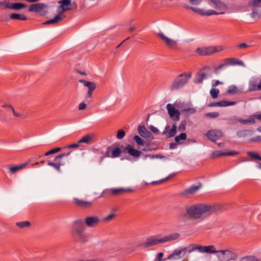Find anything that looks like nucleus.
<instances>
[{"label": "nucleus", "instance_id": "1", "mask_svg": "<svg viewBox=\"0 0 261 261\" xmlns=\"http://www.w3.org/2000/svg\"><path fill=\"white\" fill-rule=\"evenodd\" d=\"M222 208L220 204L197 203L187 207L186 212L190 219L197 220L205 218Z\"/></svg>", "mask_w": 261, "mask_h": 261}, {"label": "nucleus", "instance_id": "2", "mask_svg": "<svg viewBox=\"0 0 261 261\" xmlns=\"http://www.w3.org/2000/svg\"><path fill=\"white\" fill-rule=\"evenodd\" d=\"M72 234L81 242L85 243L88 240V237L85 232V223L82 219L74 221L72 228Z\"/></svg>", "mask_w": 261, "mask_h": 261}, {"label": "nucleus", "instance_id": "3", "mask_svg": "<svg viewBox=\"0 0 261 261\" xmlns=\"http://www.w3.org/2000/svg\"><path fill=\"white\" fill-rule=\"evenodd\" d=\"M179 237L180 234L178 233H171L162 238H159L155 236H150L147 238L144 243V246L146 248L149 247L159 244L176 240L178 239Z\"/></svg>", "mask_w": 261, "mask_h": 261}, {"label": "nucleus", "instance_id": "4", "mask_svg": "<svg viewBox=\"0 0 261 261\" xmlns=\"http://www.w3.org/2000/svg\"><path fill=\"white\" fill-rule=\"evenodd\" d=\"M216 254L219 261L236 260L238 258V254L230 249L217 250Z\"/></svg>", "mask_w": 261, "mask_h": 261}, {"label": "nucleus", "instance_id": "5", "mask_svg": "<svg viewBox=\"0 0 261 261\" xmlns=\"http://www.w3.org/2000/svg\"><path fill=\"white\" fill-rule=\"evenodd\" d=\"M224 47L222 45L210 46L207 47H198L195 52L200 56H211L215 53L222 51Z\"/></svg>", "mask_w": 261, "mask_h": 261}, {"label": "nucleus", "instance_id": "6", "mask_svg": "<svg viewBox=\"0 0 261 261\" xmlns=\"http://www.w3.org/2000/svg\"><path fill=\"white\" fill-rule=\"evenodd\" d=\"M248 6L251 8V16L255 20H258L261 17V0H251Z\"/></svg>", "mask_w": 261, "mask_h": 261}, {"label": "nucleus", "instance_id": "7", "mask_svg": "<svg viewBox=\"0 0 261 261\" xmlns=\"http://www.w3.org/2000/svg\"><path fill=\"white\" fill-rule=\"evenodd\" d=\"M190 77V75H187L186 74H180L173 81L170 89L175 90L181 88L187 83Z\"/></svg>", "mask_w": 261, "mask_h": 261}, {"label": "nucleus", "instance_id": "8", "mask_svg": "<svg viewBox=\"0 0 261 261\" xmlns=\"http://www.w3.org/2000/svg\"><path fill=\"white\" fill-rule=\"evenodd\" d=\"M132 190L129 189H124L122 188H112L106 190L104 191L101 195V197H108L111 196H117L123 195V194L131 192Z\"/></svg>", "mask_w": 261, "mask_h": 261}, {"label": "nucleus", "instance_id": "9", "mask_svg": "<svg viewBox=\"0 0 261 261\" xmlns=\"http://www.w3.org/2000/svg\"><path fill=\"white\" fill-rule=\"evenodd\" d=\"M211 68L206 66L201 69L200 71L197 74L195 78V82L197 84L201 83L203 81L207 78Z\"/></svg>", "mask_w": 261, "mask_h": 261}, {"label": "nucleus", "instance_id": "10", "mask_svg": "<svg viewBox=\"0 0 261 261\" xmlns=\"http://www.w3.org/2000/svg\"><path fill=\"white\" fill-rule=\"evenodd\" d=\"M168 114L170 118L175 121H178L180 119V112L176 109L172 104L168 103L166 107Z\"/></svg>", "mask_w": 261, "mask_h": 261}, {"label": "nucleus", "instance_id": "11", "mask_svg": "<svg viewBox=\"0 0 261 261\" xmlns=\"http://www.w3.org/2000/svg\"><path fill=\"white\" fill-rule=\"evenodd\" d=\"M122 152V150H121L119 147H117L115 148L113 146H110L107 147L105 156L115 158L119 156Z\"/></svg>", "mask_w": 261, "mask_h": 261}, {"label": "nucleus", "instance_id": "12", "mask_svg": "<svg viewBox=\"0 0 261 261\" xmlns=\"http://www.w3.org/2000/svg\"><path fill=\"white\" fill-rule=\"evenodd\" d=\"M101 220L97 216H89L85 219V224L89 227H95L98 225Z\"/></svg>", "mask_w": 261, "mask_h": 261}, {"label": "nucleus", "instance_id": "13", "mask_svg": "<svg viewBox=\"0 0 261 261\" xmlns=\"http://www.w3.org/2000/svg\"><path fill=\"white\" fill-rule=\"evenodd\" d=\"M79 81L80 83L83 84L85 87L88 88L86 98H90L92 97L93 91L96 88V84L94 83L89 82L83 79H80Z\"/></svg>", "mask_w": 261, "mask_h": 261}, {"label": "nucleus", "instance_id": "14", "mask_svg": "<svg viewBox=\"0 0 261 261\" xmlns=\"http://www.w3.org/2000/svg\"><path fill=\"white\" fill-rule=\"evenodd\" d=\"M223 132L219 130H211L207 132L206 136L207 138L212 142L216 141L223 136Z\"/></svg>", "mask_w": 261, "mask_h": 261}, {"label": "nucleus", "instance_id": "15", "mask_svg": "<svg viewBox=\"0 0 261 261\" xmlns=\"http://www.w3.org/2000/svg\"><path fill=\"white\" fill-rule=\"evenodd\" d=\"M156 35L163 41V42L170 48L175 47L177 41L167 37L162 32H159Z\"/></svg>", "mask_w": 261, "mask_h": 261}, {"label": "nucleus", "instance_id": "16", "mask_svg": "<svg viewBox=\"0 0 261 261\" xmlns=\"http://www.w3.org/2000/svg\"><path fill=\"white\" fill-rule=\"evenodd\" d=\"M122 152L124 153H128L133 157L137 158H138L142 153L141 151L133 148L130 145H128L125 147L122 150Z\"/></svg>", "mask_w": 261, "mask_h": 261}, {"label": "nucleus", "instance_id": "17", "mask_svg": "<svg viewBox=\"0 0 261 261\" xmlns=\"http://www.w3.org/2000/svg\"><path fill=\"white\" fill-rule=\"evenodd\" d=\"M217 250L214 245L202 246L199 245V252L201 253L216 254Z\"/></svg>", "mask_w": 261, "mask_h": 261}, {"label": "nucleus", "instance_id": "18", "mask_svg": "<svg viewBox=\"0 0 261 261\" xmlns=\"http://www.w3.org/2000/svg\"><path fill=\"white\" fill-rule=\"evenodd\" d=\"M60 5L58 7L57 10L64 13L65 11L72 9L71 7L70 0H62L59 2Z\"/></svg>", "mask_w": 261, "mask_h": 261}, {"label": "nucleus", "instance_id": "19", "mask_svg": "<svg viewBox=\"0 0 261 261\" xmlns=\"http://www.w3.org/2000/svg\"><path fill=\"white\" fill-rule=\"evenodd\" d=\"M73 203L76 206L82 208L90 207L92 205V202L85 201L77 198H73Z\"/></svg>", "mask_w": 261, "mask_h": 261}, {"label": "nucleus", "instance_id": "20", "mask_svg": "<svg viewBox=\"0 0 261 261\" xmlns=\"http://www.w3.org/2000/svg\"><path fill=\"white\" fill-rule=\"evenodd\" d=\"M224 61L225 62V65H227V66L240 65L243 67L245 66L243 62L235 58H227L225 59Z\"/></svg>", "mask_w": 261, "mask_h": 261}, {"label": "nucleus", "instance_id": "21", "mask_svg": "<svg viewBox=\"0 0 261 261\" xmlns=\"http://www.w3.org/2000/svg\"><path fill=\"white\" fill-rule=\"evenodd\" d=\"M138 130L139 134L144 138L152 139L153 138L152 134L147 130L144 125H139Z\"/></svg>", "mask_w": 261, "mask_h": 261}, {"label": "nucleus", "instance_id": "22", "mask_svg": "<svg viewBox=\"0 0 261 261\" xmlns=\"http://www.w3.org/2000/svg\"><path fill=\"white\" fill-rule=\"evenodd\" d=\"M58 14L55 16V17L53 19L48 20L45 21L44 24H56L61 20H62L64 17V13L62 12L57 10Z\"/></svg>", "mask_w": 261, "mask_h": 261}, {"label": "nucleus", "instance_id": "23", "mask_svg": "<svg viewBox=\"0 0 261 261\" xmlns=\"http://www.w3.org/2000/svg\"><path fill=\"white\" fill-rule=\"evenodd\" d=\"M29 164V162H28L16 166H8V169L10 173L15 174L19 170L24 168L25 167L28 166Z\"/></svg>", "mask_w": 261, "mask_h": 261}, {"label": "nucleus", "instance_id": "24", "mask_svg": "<svg viewBox=\"0 0 261 261\" xmlns=\"http://www.w3.org/2000/svg\"><path fill=\"white\" fill-rule=\"evenodd\" d=\"M46 7V6L44 3H37L31 5L29 8V11L39 12Z\"/></svg>", "mask_w": 261, "mask_h": 261}, {"label": "nucleus", "instance_id": "25", "mask_svg": "<svg viewBox=\"0 0 261 261\" xmlns=\"http://www.w3.org/2000/svg\"><path fill=\"white\" fill-rule=\"evenodd\" d=\"M259 81V77H255L252 79L249 82V91H258L257 83Z\"/></svg>", "mask_w": 261, "mask_h": 261}, {"label": "nucleus", "instance_id": "26", "mask_svg": "<svg viewBox=\"0 0 261 261\" xmlns=\"http://www.w3.org/2000/svg\"><path fill=\"white\" fill-rule=\"evenodd\" d=\"M70 152L61 154L55 158L54 162L57 163L60 166H64L65 163L64 162L63 159L67 158Z\"/></svg>", "mask_w": 261, "mask_h": 261}, {"label": "nucleus", "instance_id": "27", "mask_svg": "<svg viewBox=\"0 0 261 261\" xmlns=\"http://www.w3.org/2000/svg\"><path fill=\"white\" fill-rule=\"evenodd\" d=\"M94 138V135L93 134H89L87 135L82 137L79 141L78 143H86L89 144L91 142H92L93 139Z\"/></svg>", "mask_w": 261, "mask_h": 261}, {"label": "nucleus", "instance_id": "28", "mask_svg": "<svg viewBox=\"0 0 261 261\" xmlns=\"http://www.w3.org/2000/svg\"><path fill=\"white\" fill-rule=\"evenodd\" d=\"M201 187V184H199L198 185H193L188 189L185 190V194H193L197 192Z\"/></svg>", "mask_w": 261, "mask_h": 261}, {"label": "nucleus", "instance_id": "29", "mask_svg": "<svg viewBox=\"0 0 261 261\" xmlns=\"http://www.w3.org/2000/svg\"><path fill=\"white\" fill-rule=\"evenodd\" d=\"M16 226L20 229L28 228L30 227L31 224L29 221L17 222L15 223Z\"/></svg>", "mask_w": 261, "mask_h": 261}, {"label": "nucleus", "instance_id": "30", "mask_svg": "<svg viewBox=\"0 0 261 261\" xmlns=\"http://www.w3.org/2000/svg\"><path fill=\"white\" fill-rule=\"evenodd\" d=\"M10 19L26 20L27 19V17L23 14H17V13H12L10 16Z\"/></svg>", "mask_w": 261, "mask_h": 261}, {"label": "nucleus", "instance_id": "31", "mask_svg": "<svg viewBox=\"0 0 261 261\" xmlns=\"http://www.w3.org/2000/svg\"><path fill=\"white\" fill-rule=\"evenodd\" d=\"M241 91L239 90L238 87L234 85H231L228 87L226 93L229 94H234L236 93H241Z\"/></svg>", "mask_w": 261, "mask_h": 261}, {"label": "nucleus", "instance_id": "32", "mask_svg": "<svg viewBox=\"0 0 261 261\" xmlns=\"http://www.w3.org/2000/svg\"><path fill=\"white\" fill-rule=\"evenodd\" d=\"M236 104L235 101H230L227 100H222L218 102V107H223L230 106H233Z\"/></svg>", "mask_w": 261, "mask_h": 261}, {"label": "nucleus", "instance_id": "33", "mask_svg": "<svg viewBox=\"0 0 261 261\" xmlns=\"http://www.w3.org/2000/svg\"><path fill=\"white\" fill-rule=\"evenodd\" d=\"M188 252L191 253L196 250L199 252V245L196 244H191L187 246Z\"/></svg>", "mask_w": 261, "mask_h": 261}, {"label": "nucleus", "instance_id": "34", "mask_svg": "<svg viewBox=\"0 0 261 261\" xmlns=\"http://www.w3.org/2000/svg\"><path fill=\"white\" fill-rule=\"evenodd\" d=\"M240 261H259L258 259L254 256H246L242 257L239 259Z\"/></svg>", "mask_w": 261, "mask_h": 261}, {"label": "nucleus", "instance_id": "35", "mask_svg": "<svg viewBox=\"0 0 261 261\" xmlns=\"http://www.w3.org/2000/svg\"><path fill=\"white\" fill-rule=\"evenodd\" d=\"M2 107L7 108L8 111H11L15 117H18L21 116L20 114L15 111L14 108L12 106L4 105Z\"/></svg>", "mask_w": 261, "mask_h": 261}, {"label": "nucleus", "instance_id": "36", "mask_svg": "<svg viewBox=\"0 0 261 261\" xmlns=\"http://www.w3.org/2000/svg\"><path fill=\"white\" fill-rule=\"evenodd\" d=\"M187 138V135L186 133H181L179 135L175 137V141L176 143H180V141L185 140Z\"/></svg>", "mask_w": 261, "mask_h": 261}, {"label": "nucleus", "instance_id": "37", "mask_svg": "<svg viewBox=\"0 0 261 261\" xmlns=\"http://www.w3.org/2000/svg\"><path fill=\"white\" fill-rule=\"evenodd\" d=\"M182 112H184L186 115H190L193 114L196 112V109L194 108H186L182 110Z\"/></svg>", "mask_w": 261, "mask_h": 261}, {"label": "nucleus", "instance_id": "38", "mask_svg": "<svg viewBox=\"0 0 261 261\" xmlns=\"http://www.w3.org/2000/svg\"><path fill=\"white\" fill-rule=\"evenodd\" d=\"M224 152L222 151H215L211 154V158L212 159H215L221 156H224Z\"/></svg>", "mask_w": 261, "mask_h": 261}, {"label": "nucleus", "instance_id": "39", "mask_svg": "<svg viewBox=\"0 0 261 261\" xmlns=\"http://www.w3.org/2000/svg\"><path fill=\"white\" fill-rule=\"evenodd\" d=\"M249 132H250L249 130L246 129L239 130L237 132V135L240 138L245 137L247 136V133Z\"/></svg>", "mask_w": 261, "mask_h": 261}, {"label": "nucleus", "instance_id": "40", "mask_svg": "<svg viewBox=\"0 0 261 261\" xmlns=\"http://www.w3.org/2000/svg\"><path fill=\"white\" fill-rule=\"evenodd\" d=\"M47 165L54 167L58 172H61V166L56 162H48Z\"/></svg>", "mask_w": 261, "mask_h": 261}, {"label": "nucleus", "instance_id": "41", "mask_svg": "<svg viewBox=\"0 0 261 261\" xmlns=\"http://www.w3.org/2000/svg\"><path fill=\"white\" fill-rule=\"evenodd\" d=\"M176 126L175 125H173L168 134V137L170 138L174 136L176 133Z\"/></svg>", "mask_w": 261, "mask_h": 261}, {"label": "nucleus", "instance_id": "42", "mask_svg": "<svg viewBox=\"0 0 261 261\" xmlns=\"http://www.w3.org/2000/svg\"><path fill=\"white\" fill-rule=\"evenodd\" d=\"M220 91L218 89L213 88L210 91V94L212 98H216L218 97Z\"/></svg>", "mask_w": 261, "mask_h": 261}, {"label": "nucleus", "instance_id": "43", "mask_svg": "<svg viewBox=\"0 0 261 261\" xmlns=\"http://www.w3.org/2000/svg\"><path fill=\"white\" fill-rule=\"evenodd\" d=\"M14 10H20L27 7V5L22 3H14Z\"/></svg>", "mask_w": 261, "mask_h": 261}, {"label": "nucleus", "instance_id": "44", "mask_svg": "<svg viewBox=\"0 0 261 261\" xmlns=\"http://www.w3.org/2000/svg\"><path fill=\"white\" fill-rule=\"evenodd\" d=\"M248 155L253 159L261 161V156L256 153L250 151L248 152Z\"/></svg>", "mask_w": 261, "mask_h": 261}, {"label": "nucleus", "instance_id": "45", "mask_svg": "<svg viewBox=\"0 0 261 261\" xmlns=\"http://www.w3.org/2000/svg\"><path fill=\"white\" fill-rule=\"evenodd\" d=\"M181 251L179 249H175L171 254H170L168 256V258L171 259L174 256H179L181 254Z\"/></svg>", "mask_w": 261, "mask_h": 261}, {"label": "nucleus", "instance_id": "46", "mask_svg": "<svg viewBox=\"0 0 261 261\" xmlns=\"http://www.w3.org/2000/svg\"><path fill=\"white\" fill-rule=\"evenodd\" d=\"M61 150V148L60 147H57V148H54V149H51L50 150L46 152V153H45L44 155L48 156L49 155L58 152Z\"/></svg>", "mask_w": 261, "mask_h": 261}, {"label": "nucleus", "instance_id": "47", "mask_svg": "<svg viewBox=\"0 0 261 261\" xmlns=\"http://www.w3.org/2000/svg\"><path fill=\"white\" fill-rule=\"evenodd\" d=\"M134 140L136 141V142L138 145H144V141L142 140V139H141L138 135H135L134 137Z\"/></svg>", "mask_w": 261, "mask_h": 261}, {"label": "nucleus", "instance_id": "48", "mask_svg": "<svg viewBox=\"0 0 261 261\" xmlns=\"http://www.w3.org/2000/svg\"><path fill=\"white\" fill-rule=\"evenodd\" d=\"M219 115H220V114L219 112H210V113H206L205 114V116L206 117L215 118L218 117L219 116Z\"/></svg>", "mask_w": 261, "mask_h": 261}, {"label": "nucleus", "instance_id": "49", "mask_svg": "<svg viewBox=\"0 0 261 261\" xmlns=\"http://www.w3.org/2000/svg\"><path fill=\"white\" fill-rule=\"evenodd\" d=\"M125 133L123 129H119L117 132L116 137L118 139H122L125 136Z\"/></svg>", "mask_w": 261, "mask_h": 261}, {"label": "nucleus", "instance_id": "50", "mask_svg": "<svg viewBox=\"0 0 261 261\" xmlns=\"http://www.w3.org/2000/svg\"><path fill=\"white\" fill-rule=\"evenodd\" d=\"M186 123L185 121H182L181 122L180 124H179L178 129L179 131H184L186 129Z\"/></svg>", "mask_w": 261, "mask_h": 261}, {"label": "nucleus", "instance_id": "51", "mask_svg": "<svg viewBox=\"0 0 261 261\" xmlns=\"http://www.w3.org/2000/svg\"><path fill=\"white\" fill-rule=\"evenodd\" d=\"M249 47L250 45L245 43H240L237 46V47L240 49H246Z\"/></svg>", "mask_w": 261, "mask_h": 261}, {"label": "nucleus", "instance_id": "52", "mask_svg": "<svg viewBox=\"0 0 261 261\" xmlns=\"http://www.w3.org/2000/svg\"><path fill=\"white\" fill-rule=\"evenodd\" d=\"M226 66L227 65H225V62L224 61V63L220 64L219 66L214 68L215 73H218L220 70L222 69L224 66Z\"/></svg>", "mask_w": 261, "mask_h": 261}, {"label": "nucleus", "instance_id": "53", "mask_svg": "<svg viewBox=\"0 0 261 261\" xmlns=\"http://www.w3.org/2000/svg\"><path fill=\"white\" fill-rule=\"evenodd\" d=\"M224 156H233L239 154V152L235 151L224 152Z\"/></svg>", "mask_w": 261, "mask_h": 261}, {"label": "nucleus", "instance_id": "54", "mask_svg": "<svg viewBox=\"0 0 261 261\" xmlns=\"http://www.w3.org/2000/svg\"><path fill=\"white\" fill-rule=\"evenodd\" d=\"M115 217V214H109L108 216L105 217L103 220L105 221H110L111 220H112L114 218V217Z\"/></svg>", "mask_w": 261, "mask_h": 261}, {"label": "nucleus", "instance_id": "55", "mask_svg": "<svg viewBox=\"0 0 261 261\" xmlns=\"http://www.w3.org/2000/svg\"><path fill=\"white\" fill-rule=\"evenodd\" d=\"M14 3H9L6 1V4L5 5V9H13L14 10Z\"/></svg>", "mask_w": 261, "mask_h": 261}, {"label": "nucleus", "instance_id": "56", "mask_svg": "<svg viewBox=\"0 0 261 261\" xmlns=\"http://www.w3.org/2000/svg\"><path fill=\"white\" fill-rule=\"evenodd\" d=\"M9 20L8 16L7 14L0 15V21H7Z\"/></svg>", "mask_w": 261, "mask_h": 261}, {"label": "nucleus", "instance_id": "57", "mask_svg": "<svg viewBox=\"0 0 261 261\" xmlns=\"http://www.w3.org/2000/svg\"><path fill=\"white\" fill-rule=\"evenodd\" d=\"M149 157L151 159H153L154 158H162V156H160L159 154H147L145 155V158Z\"/></svg>", "mask_w": 261, "mask_h": 261}, {"label": "nucleus", "instance_id": "58", "mask_svg": "<svg viewBox=\"0 0 261 261\" xmlns=\"http://www.w3.org/2000/svg\"><path fill=\"white\" fill-rule=\"evenodd\" d=\"M250 141H251V142L261 141V136H256V137H252V138H251L250 139Z\"/></svg>", "mask_w": 261, "mask_h": 261}, {"label": "nucleus", "instance_id": "59", "mask_svg": "<svg viewBox=\"0 0 261 261\" xmlns=\"http://www.w3.org/2000/svg\"><path fill=\"white\" fill-rule=\"evenodd\" d=\"M202 0H189L191 4L194 5H198L201 3Z\"/></svg>", "mask_w": 261, "mask_h": 261}, {"label": "nucleus", "instance_id": "60", "mask_svg": "<svg viewBox=\"0 0 261 261\" xmlns=\"http://www.w3.org/2000/svg\"><path fill=\"white\" fill-rule=\"evenodd\" d=\"M11 120V118L8 117L7 115H5L1 119V121L5 122H8Z\"/></svg>", "mask_w": 261, "mask_h": 261}, {"label": "nucleus", "instance_id": "61", "mask_svg": "<svg viewBox=\"0 0 261 261\" xmlns=\"http://www.w3.org/2000/svg\"><path fill=\"white\" fill-rule=\"evenodd\" d=\"M255 117H254V114L252 116H250L249 119H248L249 124H254L255 123Z\"/></svg>", "mask_w": 261, "mask_h": 261}, {"label": "nucleus", "instance_id": "62", "mask_svg": "<svg viewBox=\"0 0 261 261\" xmlns=\"http://www.w3.org/2000/svg\"><path fill=\"white\" fill-rule=\"evenodd\" d=\"M87 261H104V258L102 257H98L90 259H87Z\"/></svg>", "mask_w": 261, "mask_h": 261}, {"label": "nucleus", "instance_id": "63", "mask_svg": "<svg viewBox=\"0 0 261 261\" xmlns=\"http://www.w3.org/2000/svg\"><path fill=\"white\" fill-rule=\"evenodd\" d=\"M86 108V105L84 102H81L79 105V109L80 110H83L85 109Z\"/></svg>", "mask_w": 261, "mask_h": 261}, {"label": "nucleus", "instance_id": "64", "mask_svg": "<svg viewBox=\"0 0 261 261\" xmlns=\"http://www.w3.org/2000/svg\"><path fill=\"white\" fill-rule=\"evenodd\" d=\"M163 256H164L163 253L160 252V253H158V255H157L158 261H162V257Z\"/></svg>", "mask_w": 261, "mask_h": 261}]
</instances>
